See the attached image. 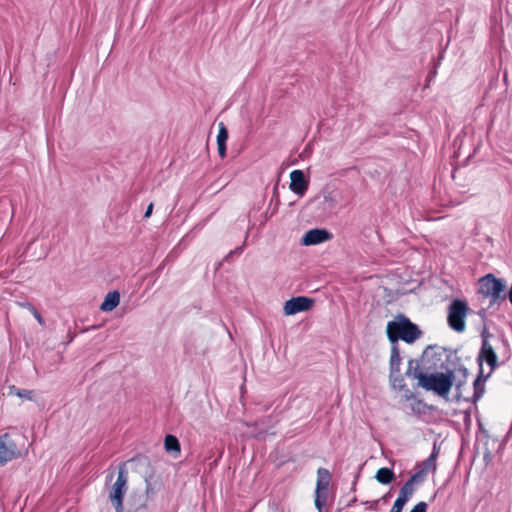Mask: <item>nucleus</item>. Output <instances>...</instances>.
I'll return each instance as SVG.
<instances>
[{"mask_svg":"<svg viewBox=\"0 0 512 512\" xmlns=\"http://www.w3.org/2000/svg\"><path fill=\"white\" fill-rule=\"evenodd\" d=\"M459 362L456 351L450 348L429 345L421 359H410L405 375L418 380V386L431 391L441 398L448 399L455 382L454 369L448 364Z\"/></svg>","mask_w":512,"mask_h":512,"instance_id":"obj_1","label":"nucleus"},{"mask_svg":"<svg viewBox=\"0 0 512 512\" xmlns=\"http://www.w3.org/2000/svg\"><path fill=\"white\" fill-rule=\"evenodd\" d=\"M481 346L476 358L479 366L478 375L473 381V395L471 399H465L466 402L476 404L484 395L486 381L490 378L491 374L499 367L498 355L496 347L492 344L491 340L501 343L503 350L501 355L505 360L511 356L510 343L504 333L499 334L497 337L491 333L486 326L480 332Z\"/></svg>","mask_w":512,"mask_h":512,"instance_id":"obj_2","label":"nucleus"},{"mask_svg":"<svg viewBox=\"0 0 512 512\" xmlns=\"http://www.w3.org/2000/svg\"><path fill=\"white\" fill-rule=\"evenodd\" d=\"M386 335L391 345H399V341L413 344L422 335L419 326L406 315L399 313L386 326Z\"/></svg>","mask_w":512,"mask_h":512,"instance_id":"obj_3","label":"nucleus"},{"mask_svg":"<svg viewBox=\"0 0 512 512\" xmlns=\"http://www.w3.org/2000/svg\"><path fill=\"white\" fill-rule=\"evenodd\" d=\"M478 294L489 299L488 308L498 310L507 299V282L504 278H498L492 273L482 276L478 280Z\"/></svg>","mask_w":512,"mask_h":512,"instance_id":"obj_4","label":"nucleus"},{"mask_svg":"<svg viewBox=\"0 0 512 512\" xmlns=\"http://www.w3.org/2000/svg\"><path fill=\"white\" fill-rule=\"evenodd\" d=\"M128 472L126 470V464L122 463L119 466L118 475L116 481L111 487L109 492V500L113 505L116 512H123V500L127 492Z\"/></svg>","mask_w":512,"mask_h":512,"instance_id":"obj_5","label":"nucleus"},{"mask_svg":"<svg viewBox=\"0 0 512 512\" xmlns=\"http://www.w3.org/2000/svg\"><path fill=\"white\" fill-rule=\"evenodd\" d=\"M468 311L469 307L465 300L454 299L448 306L447 321L449 327L458 333L463 332L466 328L465 319Z\"/></svg>","mask_w":512,"mask_h":512,"instance_id":"obj_6","label":"nucleus"},{"mask_svg":"<svg viewBox=\"0 0 512 512\" xmlns=\"http://www.w3.org/2000/svg\"><path fill=\"white\" fill-rule=\"evenodd\" d=\"M22 457L17 441L9 433L0 435V467Z\"/></svg>","mask_w":512,"mask_h":512,"instance_id":"obj_7","label":"nucleus"},{"mask_svg":"<svg viewBox=\"0 0 512 512\" xmlns=\"http://www.w3.org/2000/svg\"><path fill=\"white\" fill-rule=\"evenodd\" d=\"M315 300L307 296H296L287 300L284 304L283 311L285 315H295L300 312L310 310Z\"/></svg>","mask_w":512,"mask_h":512,"instance_id":"obj_8","label":"nucleus"},{"mask_svg":"<svg viewBox=\"0 0 512 512\" xmlns=\"http://www.w3.org/2000/svg\"><path fill=\"white\" fill-rule=\"evenodd\" d=\"M333 238V234L325 228H313L304 233L300 243L303 246H312L324 243Z\"/></svg>","mask_w":512,"mask_h":512,"instance_id":"obj_9","label":"nucleus"},{"mask_svg":"<svg viewBox=\"0 0 512 512\" xmlns=\"http://www.w3.org/2000/svg\"><path fill=\"white\" fill-rule=\"evenodd\" d=\"M309 181L306 179L305 173L302 170L296 169L290 173V190L303 197L308 190Z\"/></svg>","mask_w":512,"mask_h":512,"instance_id":"obj_10","label":"nucleus"},{"mask_svg":"<svg viewBox=\"0 0 512 512\" xmlns=\"http://www.w3.org/2000/svg\"><path fill=\"white\" fill-rule=\"evenodd\" d=\"M120 302V293L117 290L109 292L104 301L100 305V310L103 312H109L115 309Z\"/></svg>","mask_w":512,"mask_h":512,"instance_id":"obj_11","label":"nucleus"},{"mask_svg":"<svg viewBox=\"0 0 512 512\" xmlns=\"http://www.w3.org/2000/svg\"><path fill=\"white\" fill-rule=\"evenodd\" d=\"M439 455V448L437 447L436 442L433 444L432 451L427 459H425L421 463V470H424V472L427 474L429 471L435 472L437 468V457Z\"/></svg>","mask_w":512,"mask_h":512,"instance_id":"obj_12","label":"nucleus"},{"mask_svg":"<svg viewBox=\"0 0 512 512\" xmlns=\"http://www.w3.org/2000/svg\"><path fill=\"white\" fill-rule=\"evenodd\" d=\"M402 357L400 355L399 345H391V355L389 360V372L397 373L400 371Z\"/></svg>","mask_w":512,"mask_h":512,"instance_id":"obj_13","label":"nucleus"},{"mask_svg":"<svg viewBox=\"0 0 512 512\" xmlns=\"http://www.w3.org/2000/svg\"><path fill=\"white\" fill-rule=\"evenodd\" d=\"M164 448L167 453H173L178 456L181 452V446L178 438L172 434H167L164 438Z\"/></svg>","mask_w":512,"mask_h":512,"instance_id":"obj_14","label":"nucleus"},{"mask_svg":"<svg viewBox=\"0 0 512 512\" xmlns=\"http://www.w3.org/2000/svg\"><path fill=\"white\" fill-rule=\"evenodd\" d=\"M375 479L380 484L388 485L395 479V473L392 468L382 467L377 470Z\"/></svg>","mask_w":512,"mask_h":512,"instance_id":"obj_15","label":"nucleus"},{"mask_svg":"<svg viewBox=\"0 0 512 512\" xmlns=\"http://www.w3.org/2000/svg\"><path fill=\"white\" fill-rule=\"evenodd\" d=\"M331 481V473L328 469L320 467L317 470V482L316 488L319 489H328Z\"/></svg>","mask_w":512,"mask_h":512,"instance_id":"obj_16","label":"nucleus"},{"mask_svg":"<svg viewBox=\"0 0 512 512\" xmlns=\"http://www.w3.org/2000/svg\"><path fill=\"white\" fill-rule=\"evenodd\" d=\"M415 488L409 482H405L399 490L396 500L407 503L413 496Z\"/></svg>","mask_w":512,"mask_h":512,"instance_id":"obj_17","label":"nucleus"},{"mask_svg":"<svg viewBox=\"0 0 512 512\" xmlns=\"http://www.w3.org/2000/svg\"><path fill=\"white\" fill-rule=\"evenodd\" d=\"M328 498V489H315V507L317 508L318 512H323V508L326 505Z\"/></svg>","mask_w":512,"mask_h":512,"instance_id":"obj_18","label":"nucleus"},{"mask_svg":"<svg viewBox=\"0 0 512 512\" xmlns=\"http://www.w3.org/2000/svg\"><path fill=\"white\" fill-rule=\"evenodd\" d=\"M389 381L394 389L407 390V384L405 383L404 377L400 371L395 373L389 372Z\"/></svg>","mask_w":512,"mask_h":512,"instance_id":"obj_19","label":"nucleus"},{"mask_svg":"<svg viewBox=\"0 0 512 512\" xmlns=\"http://www.w3.org/2000/svg\"><path fill=\"white\" fill-rule=\"evenodd\" d=\"M9 394L10 395H16L20 398H24L27 400H32L33 398V391L32 390H26V389H19L14 385L9 386Z\"/></svg>","mask_w":512,"mask_h":512,"instance_id":"obj_20","label":"nucleus"},{"mask_svg":"<svg viewBox=\"0 0 512 512\" xmlns=\"http://www.w3.org/2000/svg\"><path fill=\"white\" fill-rule=\"evenodd\" d=\"M467 380L468 379H463V378H459L457 381L455 380L454 382V385H455V396H454V399L455 401H460V400H464L466 401L465 399H471V397H463L462 395V387L467 383Z\"/></svg>","mask_w":512,"mask_h":512,"instance_id":"obj_21","label":"nucleus"},{"mask_svg":"<svg viewBox=\"0 0 512 512\" xmlns=\"http://www.w3.org/2000/svg\"><path fill=\"white\" fill-rule=\"evenodd\" d=\"M229 137L228 130L223 122L219 123V130L217 134V143L226 144Z\"/></svg>","mask_w":512,"mask_h":512,"instance_id":"obj_22","label":"nucleus"},{"mask_svg":"<svg viewBox=\"0 0 512 512\" xmlns=\"http://www.w3.org/2000/svg\"><path fill=\"white\" fill-rule=\"evenodd\" d=\"M427 474L424 472V470L419 469L416 473L410 476V478L407 480L410 484L414 486L416 483L423 482L425 476Z\"/></svg>","mask_w":512,"mask_h":512,"instance_id":"obj_23","label":"nucleus"},{"mask_svg":"<svg viewBox=\"0 0 512 512\" xmlns=\"http://www.w3.org/2000/svg\"><path fill=\"white\" fill-rule=\"evenodd\" d=\"M451 365L453 366V367H451V369H454V372L458 371L461 374L460 378L468 379L469 371L466 366H464L463 364L460 363V361L459 362L455 361V364H451Z\"/></svg>","mask_w":512,"mask_h":512,"instance_id":"obj_24","label":"nucleus"},{"mask_svg":"<svg viewBox=\"0 0 512 512\" xmlns=\"http://www.w3.org/2000/svg\"><path fill=\"white\" fill-rule=\"evenodd\" d=\"M279 204H280L279 197H276V202L274 204V207L273 208L268 207V209L265 212L266 218H270L277 213Z\"/></svg>","mask_w":512,"mask_h":512,"instance_id":"obj_25","label":"nucleus"},{"mask_svg":"<svg viewBox=\"0 0 512 512\" xmlns=\"http://www.w3.org/2000/svg\"><path fill=\"white\" fill-rule=\"evenodd\" d=\"M428 504L424 501L418 502L410 512H427Z\"/></svg>","mask_w":512,"mask_h":512,"instance_id":"obj_26","label":"nucleus"},{"mask_svg":"<svg viewBox=\"0 0 512 512\" xmlns=\"http://www.w3.org/2000/svg\"><path fill=\"white\" fill-rule=\"evenodd\" d=\"M244 247H245V242L241 246H238L235 249L231 250L228 253V255L225 257V259L228 260L229 258H231L235 255H237V256L240 255L244 251Z\"/></svg>","mask_w":512,"mask_h":512,"instance_id":"obj_27","label":"nucleus"},{"mask_svg":"<svg viewBox=\"0 0 512 512\" xmlns=\"http://www.w3.org/2000/svg\"><path fill=\"white\" fill-rule=\"evenodd\" d=\"M405 505L406 503L395 500L389 512H402Z\"/></svg>","mask_w":512,"mask_h":512,"instance_id":"obj_28","label":"nucleus"},{"mask_svg":"<svg viewBox=\"0 0 512 512\" xmlns=\"http://www.w3.org/2000/svg\"><path fill=\"white\" fill-rule=\"evenodd\" d=\"M411 407L414 412L421 413V408L425 407V403L423 400H416L415 403L411 404Z\"/></svg>","mask_w":512,"mask_h":512,"instance_id":"obj_29","label":"nucleus"},{"mask_svg":"<svg viewBox=\"0 0 512 512\" xmlns=\"http://www.w3.org/2000/svg\"><path fill=\"white\" fill-rule=\"evenodd\" d=\"M363 466H364V464H360L358 466L357 472L355 474V477H354V480H353L352 486H351V491H353V492L356 490V485H357L358 479L360 477V473H361Z\"/></svg>","mask_w":512,"mask_h":512,"instance_id":"obj_30","label":"nucleus"},{"mask_svg":"<svg viewBox=\"0 0 512 512\" xmlns=\"http://www.w3.org/2000/svg\"><path fill=\"white\" fill-rule=\"evenodd\" d=\"M217 150L219 156L223 159L227 155V144L217 143Z\"/></svg>","mask_w":512,"mask_h":512,"instance_id":"obj_31","label":"nucleus"},{"mask_svg":"<svg viewBox=\"0 0 512 512\" xmlns=\"http://www.w3.org/2000/svg\"><path fill=\"white\" fill-rule=\"evenodd\" d=\"M391 497H392V489L389 490L386 494H384L381 498L374 500V503L375 504H378L380 502L387 503Z\"/></svg>","mask_w":512,"mask_h":512,"instance_id":"obj_32","label":"nucleus"},{"mask_svg":"<svg viewBox=\"0 0 512 512\" xmlns=\"http://www.w3.org/2000/svg\"><path fill=\"white\" fill-rule=\"evenodd\" d=\"M153 207H154L153 203H150L147 206L146 211L144 213V218L145 219L149 218L152 215Z\"/></svg>","mask_w":512,"mask_h":512,"instance_id":"obj_33","label":"nucleus"},{"mask_svg":"<svg viewBox=\"0 0 512 512\" xmlns=\"http://www.w3.org/2000/svg\"><path fill=\"white\" fill-rule=\"evenodd\" d=\"M488 309H489V308H482V309H480V310L478 311V316H479L481 319L485 320V319H486V317H487V310H488Z\"/></svg>","mask_w":512,"mask_h":512,"instance_id":"obj_34","label":"nucleus"},{"mask_svg":"<svg viewBox=\"0 0 512 512\" xmlns=\"http://www.w3.org/2000/svg\"><path fill=\"white\" fill-rule=\"evenodd\" d=\"M405 392V398L407 400L415 398L414 394L411 392V390L407 387V390H403Z\"/></svg>","mask_w":512,"mask_h":512,"instance_id":"obj_35","label":"nucleus"},{"mask_svg":"<svg viewBox=\"0 0 512 512\" xmlns=\"http://www.w3.org/2000/svg\"><path fill=\"white\" fill-rule=\"evenodd\" d=\"M33 309H34V316H35V318L37 319V321H38L40 324H42L43 319H42L41 314H40V313H39L35 308H33Z\"/></svg>","mask_w":512,"mask_h":512,"instance_id":"obj_36","label":"nucleus"},{"mask_svg":"<svg viewBox=\"0 0 512 512\" xmlns=\"http://www.w3.org/2000/svg\"><path fill=\"white\" fill-rule=\"evenodd\" d=\"M471 421V415H470V411L469 410H466L465 411V417H464V422L466 424H469Z\"/></svg>","mask_w":512,"mask_h":512,"instance_id":"obj_37","label":"nucleus"},{"mask_svg":"<svg viewBox=\"0 0 512 512\" xmlns=\"http://www.w3.org/2000/svg\"><path fill=\"white\" fill-rule=\"evenodd\" d=\"M364 504L369 505V509H371V510H376V506L378 505V504H375L374 501H366V502H364Z\"/></svg>","mask_w":512,"mask_h":512,"instance_id":"obj_38","label":"nucleus"},{"mask_svg":"<svg viewBox=\"0 0 512 512\" xmlns=\"http://www.w3.org/2000/svg\"><path fill=\"white\" fill-rule=\"evenodd\" d=\"M506 295H507V298H508L509 302L512 305V283H511L509 291L506 290Z\"/></svg>","mask_w":512,"mask_h":512,"instance_id":"obj_39","label":"nucleus"},{"mask_svg":"<svg viewBox=\"0 0 512 512\" xmlns=\"http://www.w3.org/2000/svg\"><path fill=\"white\" fill-rule=\"evenodd\" d=\"M276 197H278V195L274 194V195H273V197H272V199H271L270 205H269V207H270V208H273V205H272V204H273V203L275 204V202H276Z\"/></svg>","mask_w":512,"mask_h":512,"instance_id":"obj_40","label":"nucleus"},{"mask_svg":"<svg viewBox=\"0 0 512 512\" xmlns=\"http://www.w3.org/2000/svg\"><path fill=\"white\" fill-rule=\"evenodd\" d=\"M356 497H353L348 503H347V506L348 507H351L355 502H356Z\"/></svg>","mask_w":512,"mask_h":512,"instance_id":"obj_41","label":"nucleus"},{"mask_svg":"<svg viewBox=\"0 0 512 512\" xmlns=\"http://www.w3.org/2000/svg\"><path fill=\"white\" fill-rule=\"evenodd\" d=\"M112 478H113V474L112 473L107 476V479H109V480H111Z\"/></svg>","mask_w":512,"mask_h":512,"instance_id":"obj_42","label":"nucleus"},{"mask_svg":"<svg viewBox=\"0 0 512 512\" xmlns=\"http://www.w3.org/2000/svg\"><path fill=\"white\" fill-rule=\"evenodd\" d=\"M436 75V70L430 74V77H434Z\"/></svg>","mask_w":512,"mask_h":512,"instance_id":"obj_43","label":"nucleus"},{"mask_svg":"<svg viewBox=\"0 0 512 512\" xmlns=\"http://www.w3.org/2000/svg\"><path fill=\"white\" fill-rule=\"evenodd\" d=\"M489 455H490V454H489V452H488V453H486V454H485V456H484V459L488 458V457H489Z\"/></svg>","mask_w":512,"mask_h":512,"instance_id":"obj_44","label":"nucleus"},{"mask_svg":"<svg viewBox=\"0 0 512 512\" xmlns=\"http://www.w3.org/2000/svg\"><path fill=\"white\" fill-rule=\"evenodd\" d=\"M150 483H147V492L149 491Z\"/></svg>","mask_w":512,"mask_h":512,"instance_id":"obj_45","label":"nucleus"}]
</instances>
